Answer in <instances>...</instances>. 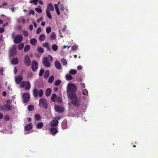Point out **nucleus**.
Wrapping results in <instances>:
<instances>
[{
    "instance_id": "1",
    "label": "nucleus",
    "mask_w": 158,
    "mask_h": 158,
    "mask_svg": "<svg viewBox=\"0 0 158 158\" xmlns=\"http://www.w3.org/2000/svg\"><path fill=\"white\" fill-rule=\"evenodd\" d=\"M7 104H5L4 105H1L0 106V109L1 110L6 111L7 110H10V105L8 104L10 102V100L8 99L6 101Z\"/></svg>"
},
{
    "instance_id": "2",
    "label": "nucleus",
    "mask_w": 158,
    "mask_h": 158,
    "mask_svg": "<svg viewBox=\"0 0 158 158\" xmlns=\"http://www.w3.org/2000/svg\"><path fill=\"white\" fill-rule=\"evenodd\" d=\"M4 119L6 121H8L9 120V116L6 115L4 117Z\"/></svg>"
},
{
    "instance_id": "3",
    "label": "nucleus",
    "mask_w": 158,
    "mask_h": 158,
    "mask_svg": "<svg viewBox=\"0 0 158 158\" xmlns=\"http://www.w3.org/2000/svg\"><path fill=\"white\" fill-rule=\"evenodd\" d=\"M4 31V29L3 27L0 28V32L2 33Z\"/></svg>"
},
{
    "instance_id": "4",
    "label": "nucleus",
    "mask_w": 158,
    "mask_h": 158,
    "mask_svg": "<svg viewBox=\"0 0 158 158\" xmlns=\"http://www.w3.org/2000/svg\"><path fill=\"white\" fill-rule=\"evenodd\" d=\"M3 68H2L0 69V74L2 75L3 74Z\"/></svg>"
},
{
    "instance_id": "5",
    "label": "nucleus",
    "mask_w": 158,
    "mask_h": 158,
    "mask_svg": "<svg viewBox=\"0 0 158 158\" xmlns=\"http://www.w3.org/2000/svg\"><path fill=\"white\" fill-rule=\"evenodd\" d=\"M2 95L4 96H6V91H4L2 93Z\"/></svg>"
},
{
    "instance_id": "6",
    "label": "nucleus",
    "mask_w": 158,
    "mask_h": 158,
    "mask_svg": "<svg viewBox=\"0 0 158 158\" xmlns=\"http://www.w3.org/2000/svg\"><path fill=\"white\" fill-rule=\"evenodd\" d=\"M3 117V114L1 113H0V119H2Z\"/></svg>"
},
{
    "instance_id": "7",
    "label": "nucleus",
    "mask_w": 158,
    "mask_h": 158,
    "mask_svg": "<svg viewBox=\"0 0 158 158\" xmlns=\"http://www.w3.org/2000/svg\"><path fill=\"white\" fill-rule=\"evenodd\" d=\"M7 24H8V23H6L4 24L3 26L4 27H5V26H7Z\"/></svg>"
},
{
    "instance_id": "8",
    "label": "nucleus",
    "mask_w": 158,
    "mask_h": 158,
    "mask_svg": "<svg viewBox=\"0 0 158 158\" xmlns=\"http://www.w3.org/2000/svg\"><path fill=\"white\" fill-rule=\"evenodd\" d=\"M3 23V20L0 19V24Z\"/></svg>"
},
{
    "instance_id": "9",
    "label": "nucleus",
    "mask_w": 158,
    "mask_h": 158,
    "mask_svg": "<svg viewBox=\"0 0 158 158\" xmlns=\"http://www.w3.org/2000/svg\"><path fill=\"white\" fill-rule=\"evenodd\" d=\"M1 39H2V37H0V41L1 40Z\"/></svg>"
},
{
    "instance_id": "10",
    "label": "nucleus",
    "mask_w": 158,
    "mask_h": 158,
    "mask_svg": "<svg viewBox=\"0 0 158 158\" xmlns=\"http://www.w3.org/2000/svg\"><path fill=\"white\" fill-rule=\"evenodd\" d=\"M8 88L9 89V86L8 87Z\"/></svg>"
},
{
    "instance_id": "11",
    "label": "nucleus",
    "mask_w": 158,
    "mask_h": 158,
    "mask_svg": "<svg viewBox=\"0 0 158 158\" xmlns=\"http://www.w3.org/2000/svg\"><path fill=\"white\" fill-rule=\"evenodd\" d=\"M10 53H9V55H10Z\"/></svg>"
}]
</instances>
